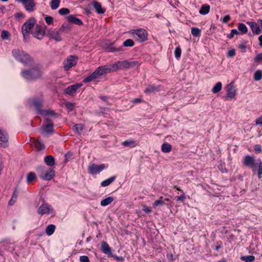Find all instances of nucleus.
I'll use <instances>...</instances> for the list:
<instances>
[{"label":"nucleus","mask_w":262,"mask_h":262,"mask_svg":"<svg viewBox=\"0 0 262 262\" xmlns=\"http://www.w3.org/2000/svg\"><path fill=\"white\" fill-rule=\"evenodd\" d=\"M172 149V147L170 144L167 143H163L161 146V150L163 152L168 153Z\"/></svg>","instance_id":"2f4dec72"},{"label":"nucleus","mask_w":262,"mask_h":262,"mask_svg":"<svg viewBox=\"0 0 262 262\" xmlns=\"http://www.w3.org/2000/svg\"><path fill=\"white\" fill-rule=\"evenodd\" d=\"M81 262H90L89 259L86 256H81L80 257Z\"/></svg>","instance_id":"13d9d810"},{"label":"nucleus","mask_w":262,"mask_h":262,"mask_svg":"<svg viewBox=\"0 0 262 262\" xmlns=\"http://www.w3.org/2000/svg\"><path fill=\"white\" fill-rule=\"evenodd\" d=\"M258 177L259 179H261L262 177V165L260 163L258 168Z\"/></svg>","instance_id":"864d4df0"},{"label":"nucleus","mask_w":262,"mask_h":262,"mask_svg":"<svg viewBox=\"0 0 262 262\" xmlns=\"http://www.w3.org/2000/svg\"><path fill=\"white\" fill-rule=\"evenodd\" d=\"M258 23H259V25H260V27L262 29V19H259L257 20Z\"/></svg>","instance_id":"774afa93"},{"label":"nucleus","mask_w":262,"mask_h":262,"mask_svg":"<svg viewBox=\"0 0 262 262\" xmlns=\"http://www.w3.org/2000/svg\"><path fill=\"white\" fill-rule=\"evenodd\" d=\"M142 102V100L140 98H136V99H134L133 100V102L134 103H140V102Z\"/></svg>","instance_id":"69168bd1"},{"label":"nucleus","mask_w":262,"mask_h":262,"mask_svg":"<svg viewBox=\"0 0 262 262\" xmlns=\"http://www.w3.org/2000/svg\"><path fill=\"white\" fill-rule=\"evenodd\" d=\"M83 84L81 83H77L75 84L70 85L64 90V93L69 95H73L76 93L77 90L81 87Z\"/></svg>","instance_id":"f3484780"},{"label":"nucleus","mask_w":262,"mask_h":262,"mask_svg":"<svg viewBox=\"0 0 262 262\" xmlns=\"http://www.w3.org/2000/svg\"><path fill=\"white\" fill-rule=\"evenodd\" d=\"M243 164L248 167H250L252 169V171L255 173L256 171V165L255 163V159L253 157L247 155L246 156L243 160Z\"/></svg>","instance_id":"9b49d317"},{"label":"nucleus","mask_w":262,"mask_h":262,"mask_svg":"<svg viewBox=\"0 0 262 262\" xmlns=\"http://www.w3.org/2000/svg\"><path fill=\"white\" fill-rule=\"evenodd\" d=\"M35 19L33 18L29 19L22 26L21 31L25 39L29 38V33L32 32L31 30L34 27Z\"/></svg>","instance_id":"39448f33"},{"label":"nucleus","mask_w":262,"mask_h":262,"mask_svg":"<svg viewBox=\"0 0 262 262\" xmlns=\"http://www.w3.org/2000/svg\"><path fill=\"white\" fill-rule=\"evenodd\" d=\"M108 51L110 52H119V51H123V48L122 47L119 48H115L114 47H110L108 48Z\"/></svg>","instance_id":"c03bdc74"},{"label":"nucleus","mask_w":262,"mask_h":262,"mask_svg":"<svg viewBox=\"0 0 262 262\" xmlns=\"http://www.w3.org/2000/svg\"><path fill=\"white\" fill-rule=\"evenodd\" d=\"M255 124L256 125H260L262 126V117L258 118L255 120Z\"/></svg>","instance_id":"e2e57ef3"},{"label":"nucleus","mask_w":262,"mask_h":262,"mask_svg":"<svg viewBox=\"0 0 262 262\" xmlns=\"http://www.w3.org/2000/svg\"><path fill=\"white\" fill-rule=\"evenodd\" d=\"M43 100L41 98H32L30 100L31 104L33 106L39 113L41 111L40 110L41 106L42 104Z\"/></svg>","instance_id":"aec40b11"},{"label":"nucleus","mask_w":262,"mask_h":262,"mask_svg":"<svg viewBox=\"0 0 262 262\" xmlns=\"http://www.w3.org/2000/svg\"><path fill=\"white\" fill-rule=\"evenodd\" d=\"M59 13L60 15H63L69 14L70 13V10L68 8H63L59 10Z\"/></svg>","instance_id":"8fccbe9b"},{"label":"nucleus","mask_w":262,"mask_h":262,"mask_svg":"<svg viewBox=\"0 0 262 262\" xmlns=\"http://www.w3.org/2000/svg\"><path fill=\"white\" fill-rule=\"evenodd\" d=\"M55 226L52 224L49 225L46 228V233L49 236L51 235L55 231Z\"/></svg>","instance_id":"c85d7f7f"},{"label":"nucleus","mask_w":262,"mask_h":262,"mask_svg":"<svg viewBox=\"0 0 262 262\" xmlns=\"http://www.w3.org/2000/svg\"><path fill=\"white\" fill-rule=\"evenodd\" d=\"M14 58L25 65H31L33 63V59L26 52L18 49L12 50Z\"/></svg>","instance_id":"7ed1b4c3"},{"label":"nucleus","mask_w":262,"mask_h":262,"mask_svg":"<svg viewBox=\"0 0 262 262\" xmlns=\"http://www.w3.org/2000/svg\"><path fill=\"white\" fill-rule=\"evenodd\" d=\"M191 33L193 36H196V29L195 28H192Z\"/></svg>","instance_id":"0e129e2a"},{"label":"nucleus","mask_w":262,"mask_h":262,"mask_svg":"<svg viewBox=\"0 0 262 262\" xmlns=\"http://www.w3.org/2000/svg\"><path fill=\"white\" fill-rule=\"evenodd\" d=\"M45 20L46 21V23L49 24V25H51L53 23V18L51 16H47L45 18Z\"/></svg>","instance_id":"6e6d98bb"},{"label":"nucleus","mask_w":262,"mask_h":262,"mask_svg":"<svg viewBox=\"0 0 262 262\" xmlns=\"http://www.w3.org/2000/svg\"><path fill=\"white\" fill-rule=\"evenodd\" d=\"M68 20L71 23H74L75 24L78 25H81L82 24V21L76 17H75L74 15H70L67 17Z\"/></svg>","instance_id":"b1692460"},{"label":"nucleus","mask_w":262,"mask_h":262,"mask_svg":"<svg viewBox=\"0 0 262 262\" xmlns=\"http://www.w3.org/2000/svg\"><path fill=\"white\" fill-rule=\"evenodd\" d=\"M101 250L104 253L107 254L111 256H112L111 248L105 242H102L101 243Z\"/></svg>","instance_id":"5701e85b"},{"label":"nucleus","mask_w":262,"mask_h":262,"mask_svg":"<svg viewBox=\"0 0 262 262\" xmlns=\"http://www.w3.org/2000/svg\"><path fill=\"white\" fill-rule=\"evenodd\" d=\"M60 3V0H52L50 3V6L53 10L57 9Z\"/></svg>","instance_id":"58836bf2"},{"label":"nucleus","mask_w":262,"mask_h":262,"mask_svg":"<svg viewBox=\"0 0 262 262\" xmlns=\"http://www.w3.org/2000/svg\"><path fill=\"white\" fill-rule=\"evenodd\" d=\"M181 54V49L179 47L177 48L174 51V56H175L176 58H179L180 57Z\"/></svg>","instance_id":"3c124183"},{"label":"nucleus","mask_w":262,"mask_h":262,"mask_svg":"<svg viewBox=\"0 0 262 262\" xmlns=\"http://www.w3.org/2000/svg\"><path fill=\"white\" fill-rule=\"evenodd\" d=\"M61 31L60 29L57 30L50 29L48 31V36L50 38L56 41H61L62 39L61 35L62 34Z\"/></svg>","instance_id":"9d476101"},{"label":"nucleus","mask_w":262,"mask_h":262,"mask_svg":"<svg viewBox=\"0 0 262 262\" xmlns=\"http://www.w3.org/2000/svg\"><path fill=\"white\" fill-rule=\"evenodd\" d=\"M21 75L25 80L32 81L41 78L42 72L39 67L36 65L32 68L22 70Z\"/></svg>","instance_id":"f257e3e1"},{"label":"nucleus","mask_w":262,"mask_h":262,"mask_svg":"<svg viewBox=\"0 0 262 262\" xmlns=\"http://www.w3.org/2000/svg\"><path fill=\"white\" fill-rule=\"evenodd\" d=\"M53 212V209L47 203H43L38 208L37 213L40 215L49 214Z\"/></svg>","instance_id":"f8f14e48"},{"label":"nucleus","mask_w":262,"mask_h":262,"mask_svg":"<svg viewBox=\"0 0 262 262\" xmlns=\"http://www.w3.org/2000/svg\"><path fill=\"white\" fill-rule=\"evenodd\" d=\"M262 78V71L261 70H257L254 74V79L255 81H259Z\"/></svg>","instance_id":"f704fd0d"},{"label":"nucleus","mask_w":262,"mask_h":262,"mask_svg":"<svg viewBox=\"0 0 262 262\" xmlns=\"http://www.w3.org/2000/svg\"><path fill=\"white\" fill-rule=\"evenodd\" d=\"M17 196H18V193H17L16 189H15L13 192V195L12 196L11 200L9 202V204L10 205H12L15 203V202L17 200Z\"/></svg>","instance_id":"4c0bfd02"},{"label":"nucleus","mask_w":262,"mask_h":262,"mask_svg":"<svg viewBox=\"0 0 262 262\" xmlns=\"http://www.w3.org/2000/svg\"><path fill=\"white\" fill-rule=\"evenodd\" d=\"M228 56L232 57L235 55V51L234 49L230 50L227 54Z\"/></svg>","instance_id":"4d7b16f0"},{"label":"nucleus","mask_w":262,"mask_h":262,"mask_svg":"<svg viewBox=\"0 0 262 262\" xmlns=\"http://www.w3.org/2000/svg\"><path fill=\"white\" fill-rule=\"evenodd\" d=\"M34 37H36L38 39H41L43 38L45 32L41 27L38 25H36L33 30L31 32Z\"/></svg>","instance_id":"a211bd4d"},{"label":"nucleus","mask_w":262,"mask_h":262,"mask_svg":"<svg viewBox=\"0 0 262 262\" xmlns=\"http://www.w3.org/2000/svg\"><path fill=\"white\" fill-rule=\"evenodd\" d=\"M21 2L24 5L26 10L28 11H33L35 8L36 4L34 0H16Z\"/></svg>","instance_id":"dca6fc26"},{"label":"nucleus","mask_w":262,"mask_h":262,"mask_svg":"<svg viewBox=\"0 0 262 262\" xmlns=\"http://www.w3.org/2000/svg\"><path fill=\"white\" fill-rule=\"evenodd\" d=\"M77 57L75 56H69L64 62V68L68 71L70 68L75 66L77 62Z\"/></svg>","instance_id":"2eb2a0df"},{"label":"nucleus","mask_w":262,"mask_h":262,"mask_svg":"<svg viewBox=\"0 0 262 262\" xmlns=\"http://www.w3.org/2000/svg\"><path fill=\"white\" fill-rule=\"evenodd\" d=\"M45 162L48 166H53L55 164L54 158L52 156H48L45 158Z\"/></svg>","instance_id":"7c9ffc66"},{"label":"nucleus","mask_w":262,"mask_h":262,"mask_svg":"<svg viewBox=\"0 0 262 262\" xmlns=\"http://www.w3.org/2000/svg\"><path fill=\"white\" fill-rule=\"evenodd\" d=\"M134 45V41L131 39H128L123 42L124 47H132Z\"/></svg>","instance_id":"a18cd8bd"},{"label":"nucleus","mask_w":262,"mask_h":262,"mask_svg":"<svg viewBox=\"0 0 262 262\" xmlns=\"http://www.w3.org/2000/svg\"><path fill=\"white\" fill-rule=\"evenodd\" d=\"M9 146V135L8 133L0 127V147L7 148Z\"/></svg>","instance_id":"1a4fd4ad"},{"label":"nucleus","mask_w":262,"mask_h":262,"mask_svg":"<svg viewBox=\"0 0 262 262\" xmlns=\"http://www.w3.org/2000/svg\"><path fill=\"white\" fill-rule=\"evenodd\" d=\"M247 24L250 26L253 33L257 35L260 33V25L258 22L248 21Z\"/></svg>","instance_id":"6ab92c4d"},{"label":"nucleus","mask_w":262,"mask_h":262,"mask_svg":"<svg viewBox=\"0 0 262 262\" xmlns=\"http://www.w3.org/2000/svg\"><path fill=\"white\" fill-rule=\"evenodd\" d=\"M39 172V177L43 180H50L55 176V171L52 169L45 170V167L41 166L37 168Z\"/></svg>","instance_id":"423d86ee"},{"label":"nucleus","mask_w":262,"mask_h":262,"mask_svg":"<svg viewBox=\"0 0 262 262\" xmlns=\"http://www.w3.org/2000/svg\"><path fill=\"white\" fill-rule=\"evenodd\" d=\"M71 28V25L70 24H63L62 27L60 28V30H61L62 33L68 32Z\"/></svg>","instance_id":"a19ab883"},{"label":"nucleus","mask_w":262,"mask_h":262,"mask_svg":"<svg viewBox=\"0 0 262 262\" xmlns=\"http://www.w3.org/2000/svg\"><path fill=\"white\" fill-rule=\"evenodd\" d=\"M160 90L159 85H149L147 88L145 90L144 93L146 94H149L156 92H158Z\"/></svg>","instance_id":"4be33fe9"},{"label":"nucleus","mask_w":262,"mask_h":262,"mask_svg":"<svg viewBox=\"0 0 262 262\" xmlns=\"http://www.w3.org/2000/svg\"><path fill=\"white\" fill-rule=\"evenodd\" d=\"M222 89V84L221 82H217L212 89V92L216 94L221 91Z\"/></svg>","instance_id":"473e14b6"},{"label":"nucleus","mask_w":262,"mask_h":262,"mask_svg":"<svg viewBox=\"0 0 262 262\" xmlns=\"http://www.w3.org/2000/svg\"><path fill=\"white\" fill-rule=\"evenodd\" d=\"M112 72L110 66H103L98 67L91 75L83 80L84 82H89L99 78L106 73Z\"/></svg>","instance_id":"20e7f679"},{"label":"nucleus","mask_w":262,"mask_h":262,"mask_svg":"<svg viewBox=\"0 0 262 262\" xmlns=\"http://www.w3.org/2000/svg\"><path fill=\"white\" fill-rule=\"evenodd\" d=\"M92 4L98 13L102 14L105 12V10L102 8L101 4L97 1H93Z\"/></svg>","instance_id":"393cba45"},{"label":"nucleus","mask_w":262,"mask_h":262,"mask_svg":"<svg viewBox=\"0 0 262 262\" xmlns=\"http://www.w3.org/2000/svg\"><path fill=\"white\" fill-rule=\"evenodd\" d=\"M185 199H186L185 195L184 194H183L177 197V201H181V202H184Z\"/></svg>","instance_id":"680f3d73"},{"label":"nucleus","mask_w":262,"mask_h":262,"mask_svg":"<svg viewBox=\"0 0 262 262\" xmlns=\"http://www.w3.org/2000/svg\"><path fill=\"white\" fill-rule=\"evenodd\" d=\"M53 130V123L52 120H45L43 125L41 126V135L47 136L51 134Z\"/></svg>","instance_id":"6e6552de"},{"label":"nucleus","mask_w":262,"mask_h":262,"mask_svg":"<svg viewBox=\"0 0 262 262\" xmlns=\"http://www.w3.org/2000/svg\"><path fill=\"white\" fill-rule=\"evenodd\" d=\"M238 29L243 34H246L248 32V28L243 23H239L238 25Z\"/></svg>","instance_id":"ea45409f"},{"label":"nucleus","mask_w":262,"mask_h":262,"mask_svg":"<svg viewBox=\"0 0 262 262\" xmlns=\"http://www.w3.org/2000/svg\"><path fill=\"white\" fill-rule=\"evenodd\" d=\"M254 60L256 63H262V53L257 54Z\"/></svg>","instance_id":"49530a36"},{"label":"nucleus","mask_w":262,"mask_h":262,"mask_svg":"<svg viewBox=\"0 0 262 262\" xmlns=\"http://www.w3.org/2000/svg\"><path fill=\"white\" fill-rule=\"evenodd\" d=\"M165 204V200L162 196L160 197L159 199L156 200L152 204L154 208H157L159 205H162Z\"/></svg>","instance_id":"c9c22d12"},{"label":"nucleus","mask_w":262,"mask_h":262,"mask_svg":"<svg viewBox=\"0 0 262 262\" xmlns=\"http://www.w3.org/2000/svg\"><path fill=\"white\" fill-rule=\"evenodd\" d=\"M67 108L70 111H73L74 108V104L72 103L67 102L65 104Z\"/></svg>","instance_id":"603ef678"},{"label":"nucleus","mask_w":262,"mask_h":262,"mask_svg":"<svg viewBox=\"0 0 262 262\" xmlns=\"http://www.w3.org/2000/svg\"><path fill=\"white\" fill-rule=\"evenodd\" d=\"M140 63L135 60H120L115 62L110 66L112 72H116L119 70H126L129 68L139 66Z\"/></svg>","instance_id":"f03ea898"},{"label":"nucleus","mask_w":262,"mask_h":262,"mask_svg":"<svg viewBox=\"0 0 262 262\" xmlns=\"http://www.w3.org/2000/svg\"><path fill=\"white\" fill-rule=\"evenodd\" d=\"M105 165L104 164L97 165L95 164H92L89 165L88 170L92 174L98 173L102 171L105 168Z\"/></svg>","instance_id":"4468645a"},{"label":"nucleus","mask_w":262,"mask_h":262,"mask_svg":"<svg viewBox=\"0 0 262 262\" xmlns=\"http://www.w3.org/2000/svg\"><path fill=\"white\" fill-rule=\"evenodd\" d=\"M83 129V126L81 124H76L73 126V129L78 134H81Z\"/></svg>","instance_id":"e433bc0d"},{"label":"nucleus","mask_w":262,"mask_h":262,"mask_svg":"<svg viewBox=\"0 0 262 262\" xmlns=\"http://www.w3.org/2000/svg\"><path fill=\"white\" fill-rule=\"evenodd\" d=\"M36 179L35 174L33 172H29L27 176V182L28 183H31L32 181Z\"/></svg>","instance_id":"79ce46f5"},{"label":"nucleus","mask_w":262,"mask_h":262,"mask_svg":"<svg viewBox=\"0 0 262 262\" xmlns=\"http://www.w3.org/2000/svg\"><path fill=\"white\" fill-rule=\"evenodd\" d=\"M227 97L229 99L233 98L237 94V89L234 85V82H231L226 86Z\"/></svg>","instance_id":"ddd939ff"},{"label":"nucleus","mask_w":262,"mask_h":262,"mask_svg":"<svg viewBox=\"0 0 262 262\" xmlns=\"http://www.w3.org/2000/svg\"><path fill=\"white\" fill-rule=\"evenodd\" d=\"M222 21L224 23H227L228 21H229L230 20V16L229 15H227L225 16L222 18Z\"/></svg>","instance_id":"052dcab7"},{"label":"nucleus","mask_w":262,"mask_h":262,"mask_svg":"<svg viewBox=\"0 0 262 262\" xmlns=\"http://www.w3.org/2000/svg\"><path fill=\"white\" fill-rule=\"evenodd\" d=\"M10 33L7 31H3L1 34V37L3 39H8L10 36Z\"/></svg>","instance_id":"09e8293b"},{"label":"nucleus","mask_w":262,"mask_h":262,"mask_svg":"<svg viewBox=\"0 0 262 262\" xmlns=\"http://www.w3.org/2000/svg\"><path fill=\"white\" fill-rule=\"evenodd\" d=\"M241 259L244 262L253 261L255 260V257L253 255L244 256L241 257Z\"/></svg>","instance_id":"37998d69"},{"label":"nucleus","mask_w":262,"mask_h":262,"mask_svg":"<svg viewBox=\"0 0 262 262\" xmlns=\"http://www.w3.org/2000/svg\"><path fill=\"white\" fill-rule=\"evenodd\" d=\"M254 149L256 152L258 153H262V148L260 145L256 144L254 146Z\"/></svg>","instance_id":"5fc2aeb1"},{"label":"nucleus","mask_w":262,"mask_h":262,"mask_svg":"<svg viewBox=\"0 0 262 262\" xmlns=\"http://www.w3.org/2000/svg\"><path fill=\"white\" fill-rule=\"evenodd\" d=\"M258 40L259 41V45L262 46V35L259 36Z\"/></svg>","instance_id":"338daca9"},{"label":"nucleus","mask_w":262,"mask_h":262,"mask_svg":"<svg viewBox=\"0 0 262 262\" xmlns=\"http://www.w3.org/2000/svg\"><path fill=\"white\" fill-rule=\"evenodd\" d=\"M143 210L147 213H149L151 212V209L145 205H143Z\"/></svg>","instance_id":"bf43d9fd"},{"label":"nucleus","mask_w":262,"mask_h":262,"mask_svg":"<svg viewBox=\"0 0 262 262\" xmlns=\"http://www.w3.org/2000/svg\"><path fill=\"white\" fill-rule=\"evenodd\" d=\"M114 201V198L112 196H108L105 199L102 200L100 202L102 206H106L110 204Z\"/></svg>","instance_id":"c756f323"},{"label":"nucleus","mask_w":262,"mask_h":262,"mask_svg":"<svg viewBox=\"0 0 262 262\" xmlns=\"http://www.w3.org/2000/svg\"><path fill=\"white\" fill-rule=\"evenodd\" d=\"M130 33L134 36L136 35L137 40L139 41H144L147 39V32L144 29H139L130 30Z\"/></svg>","instance_id":"0eeeda50"},{"label":"nucleus","mask_w":262,"mask_h":262,"mask_svg":"<svg viewBox=\"0 0 262 262\" xmlns=\"http://www.w3.org/2000/svg\"><path fill=\"white\" fill-rule=\"evenodd\" d=\"M210 7L209 5H203L199 10V13L202 15H206L209 12Z\"/></svg>","instance_id":"bb28decb"},{"label":"nucleus","mask_w":262,"mask_h":262,"mask_svg":"<svg viewBox=\"0 0 262 262\" xmlns=\"http://www.w3.org/2000/svg\"><path fill=\"white\" fill-rule=\"evenodd\" d=\"M40 114L42 115L45 120H51L50 117H53L56 115L55 112L51 110H42L40 111Z\"/></svg>","instance_id":"412c9836"},{"label":"nucleus","mask_w":262,"mask_h":262,"mask_svg":"<svg viewBox=\"0 0 262 262\" xmlns=\"http://www.w3.org/2000/svg\"><path fill=\"white\" fill-rule=\"evenodd\" d=\"M31 142L32 144H34L35 147L38 150H40L44 148V144L40 140H39L38 139H32Z\"/></svg>","instance_id":"a878e982"},{"label":"nucleus","mask_w":262,"mask_h":262,"mask_svg":"<svg viewBox=\"0 0 262 262\" xmlns=\"http://www.w3.org/2000/svg\"><path fill=\"white\" fill-rule=\"evenodd\" d=\"M239 34V32L236 29H232L231 32L228 34V37L230 38H232L234 35H237Z\"/></svg>","instance_id":"de8ad7c7"},{"label":"nucleus","mask_w":262,"mask_h":262,"mask_svg":"<svg viewBox=\"0 0 262 262\" xmlns=\"http://www.w3.org/2000/svg\"><path fill=\"white\" fill-rule=\"evenodd\" d=\"M122 145L125 147H134L136 146L137 144L133 140H125L122 143Z\"/></svg>","instance_id":"72a5a7b5"},{"label":"nucleus","mask_w":262,"mask_h":262,"mask_svg":"<svg viewBox=\"0 0 262 262\" xmlns=\"http://www.w3.org/2000/svg\"><path fill=\"white\" fill-rule=\"evenodd\" d=\"M115 179H116V177H115V176L112 177L105 180L103 181L101 183V185L102 187L107 186L110 184L112 183L115 181Z\"/></svg>","instance_id":"cd10ccee"}]
</instances>
